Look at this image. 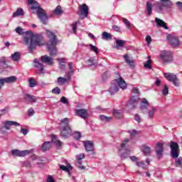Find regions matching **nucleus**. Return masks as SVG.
<instances>
[{"label":"nucleus","instance_id":"obj_1","mask_svg":"<svg viewBox=\"0 0 182 182\" xmlns=\"http://www.w3.org/2000/svg\"><path fill=\"white\" fill-rule=\"evenodd\" d=\"M15 31L21 36L25 35L24 43L28 46V52L30 53L36 49V46H43L44 45L43 36L41 34L34 35L33 33L31 31L25 32L21 27H17Z\"/></svg>","mask_w":182,"mask_h":182},{"label":"nucleus","instance_id":"obj_2","mask_svg":"<svg viewBox=\"0 0 182 182\" xmlns=\"http://www.w3.org/2000/svg\"><path fill=\"white\" fill-rule=\"evenodd\" d=\"M28 5H31V9L33 14H37L38 19L43 25H46L48 22V14L45 12V10L41 7V4L35 0H28Z\"/></svg>","mask_w":182,"mask_h":182},{"label":"nucleus","instance_id":"obj_3","mask_svg":"<svg viewBox=\"0 0 182 182\" xmlns=\"http://www.w3.org/2000/svg\"><path fill=\"white\" fill-rule=\"evenodd\" d=\"M46 35L49 38V41L47 43V48L50 52V56H56L58 55V49L56 45H58V38L53 32L46 30Z\"/></svg>","mask_w":182,"mask_h":182},{"label":"nucleus","instance_id":"obj_4","mask_svg":"<svg viewBox=\"0 0 182 182\" xmlns=\"http://www.w3.org/2000/svg\"><path fill=\"white\" fill-rule=\"evenodd\" d=\"M127 87V85L126 84V81H124L122 77H119L118 79H115L111 82L108 92H109L110 95H114V93L119 92V88L124 90Z\"/></svg>","mask_w":182,"mask_h":182},{"label":"nucleus","instance_id":"obj_5","mask_svg":"<svg viewBox=\"0 0 182 182\" xmlns=\"http://www.w3.org/2000/svg\"><path fill=\"white\" fill-rule=\"evenodd\" d=\"M170 147L172 159H176L175 161L176 167H180V168H182V157L178 158V144L174 141H171Z\"/></svg>","mask_w":182,"mask_h":182},{"label":"nucleus","instance_id":"obj_6","mask_svg":"<svg viewBox=\"0 0 182 182\" xmlns=\"http://www.w3.org/2000/svg\"><path fill=\"white\" fill-rule=\"evenodd\" d=\"M60 134L63 139H68L70 137L72 134V128H70V125H69V119L64 118L60 121Z\"/></svg>","mask_w":182,"mask_h":182},{"label":"nucleus","instance_id":"obj_7","mask_svg":"<svg viewBox=\"0 0 182 182\" xmlns=\"http://www.w3.org/2000/svg\"><path fill=\"white\" fill-rule=\"evenodd\" d=\"M139 100H140V90H139V88L134 87L132 88L128 107L129 109H136V107H137Z\"/></svg>","mask_w":182,"mask_h":182},{"label":"nucleus","instance_id":"obj_8","mask_svg":"<svg viewBox=\"0 0 182 182\" xmlns=\"http://www.w3.org/2000/svg\"><path fill=\"white\" fill-rule=\"evenodd\" d=\"M154 6H156V12L161 14L164 11V8L170 9L173 6V4L170 0H160L159 2H155Z\"/></svg>","mask_w":182,"mask_h":182},{"label":"nucleus","instance_id":"obj_9","mask_svg":"<svg viewBox=\"0 0 182 182\" xmlns=\"http://www.w3.org/2000/svg\"><path fill=\"white\" fill-rule=\"evenodd\" d=\"M159 59L164 63H171L173 62V53L171 51L162 50L159 55Z\"/></svg>","mask_w":182,"mask_h":182},{"label":"nucleus","instance_id":"obj_10","mask_svg":"<svg viewBox=\"0 0 182 182\" xmlns=\"http://www.w3.org/2000/svg\"><path fill=\"white\" fill-rule=\"evenodd\" d=\"M164 76L166 80H168V82H171L173 85H174L175 86H180V80L177 77V75H176L175 74H173L171 73H166L164 74Z\"/></svg>","mask_w":182,"mask_h":182},{"label":"nucleus","instance_id":"obj_11","mask_svg":"<svg viewBox=\"0 0 182 182\" xmlns=\"http://www.w3.org/2000/svg\"><path fill=\"white\" fill-rule=\"evenodd\" d=\"M167 40L172 48H178V46H180V40H178V37H174L172 35L168 34L167 36Z\"/></svg>","mask_w":182,"mask_h":182},{"label":"nucleus","instance_id":"obj_12","mask_svg":"<svg viewBox=\"0 0 182 182\" xmlns=\"http://www.w3.org/2000/svg\"><path fill=\"white\" fill-rule=\"evenodd\" d=\"M34 68H36L38 75H44L45 73V67L43 64L41 63L38 59L34 60Z\"/></svg>","mask_w":182,"mask_h":182},{"label":"nucleus","instance_id":"obj_13","mask_svg":"<svg viewBox=\"0 0 182 182\" xmlns=\"http://www.w3.org/2000/svg\"><path fill=\"white\" fill-rule=\"evenodd\" d=\"M155 151L158 159H161L163 157V153L164 151V147L163 146V143L158 142L156 144Z\"/></svg>","mask_w":182,"mask_h":182},{"label":"nucleus","instance_id":"obj_14","mask_svg":"<svg viewBox=\"0 0 182 182\" xmlns=\"http://www.w3.org/2000/svg\"><path fill=\"white\" fill-rule=\"evenodd\" d=\"M31 151L29 150L19 151L18 149H13L11 151L12 156H16L17 157H25L28 156Z\"/></svg>","mask_w":182,"mask_h":182},{"label":"nucleus","instance_id":"obj_15","mask_svg":"<svg viewBox=\"0 0 182 182\" xmlns=\"http://www.w3.org/2000/svg\"><path fill=\"white\" fill-rule=\"evenodd\" d=\"M80 15L85 16V18H87L89 15V6L87 5L83 4H80L79 6Z\"/></svg>","mask_w":182,"mask_h":182},{"label":"nucleus","instance_id":"obj_16","mask_svg":"<svg viewBox=\"0 0 182 182\" xmlns=\"http://www.w3.org/2000/svg\"><path fill=\"white\" fill-rule=\"evenodd\" d=\"M82 143L84 144V147L86 151H92V154H95V151H93V150L95 149L93 146V142H92L91 141H82Z\"/></svg>","mask_w":182,"mask_h":182},{"label":"nucleus","instance_id":"obj_17","mask_svg":"<svg viewBox=\"0 0 182 182\" xmlns=\"http://www.w3.org/2000/svg\"><path fill=\"white\" fill-rule=\"evenodd\" d=\"M41 62H43V63H46L50 66H52V65H53V58L48 56L47 55H42L41 57Z\"/></svg>","mask_w":182,"mask_h":182},{"label":"nucleus","instance_id":"obj_18","mask_svg":"<svg viewBox=\"0 0 182 182\" xmlns=\"http://www.w3.org/2000/svg\"><path fill=\"white\" fill-rule=\"evenodd\" d=\"M24 102L25 103H27V105L35 103V102H36V97L29 94H26L24 95Z\"/></svg>","mask_w":182,"mask_h":182},{"label":"nucleus","instance_id":"obj_19","mask_svg":"<svg viewBox=\"0 0 182 182\" xmlns=\"http://www.w3.org/2000/svg\"><path fill=\"white\" fill-rule=\"evenodd\" d=\"M3 124H4V128L6 130H9L11 129V126H21L20 123H18L14 121H5L3 122Z\"/></svg>","mask_w":182,"mask_h":182},{"label":"nucleus","instance_id":"obj_20","mask_svg":"<svg viewBox=\"0 0 182 182\" xmlns=\"http://www.w3.org/2000/svg\"><path fill=\"white\" fill-rule=\"evenodd\" d=\"M76 114L77 116L81 117L82 119H87L88 114H87V110L83 109H76Z\"/></svg>","mask_w":182,"mask_h":182},{"label":"nucleus","instance_id":"obj_21","mask_svg":"<svg viewBox=\"0 0 182 182\" xmlns=\"http://www.w3.org/2000/svg\"><path fill=\"white\" fill-rule=\"evenodd\" d=\"M60 170H63V171H66L68 173V176H70V170H73V167L70 166V164L66 162V166L65 165H60Z\"/></svg>","mask_w":182,"mask_h":182},{"label":"nucleus","instance_id":"obj_22","mask_svg":"<svg viewBox=\"0 0 182 182\" xmlns=\"http://www.w3.org/2000/svg\"><path fill=\"white\" fill-rule=\"evenodd\" d=\"M155 22L159 28H164V29H168V27L167 26V23L164 22V21L156 17L155 18Z\"/></svg>","mask_w":182,"mask_h":182},{"label":"nucleus","instance_id":"obj_23","mask_svg":"<svg viewBox=\"0 0 182 182\" xmlns=\"http://www.w3.org/2000/svg\"><path fill=\"white\" fill-rule=\"evenodd\" d=\"M129 141H130V139H125L122 141V143L121 144V149H119V153L123 151V150L129 149Z\"/></svg>","mask_w":182,"mask_h":182},{"label":"nucleus","instance_id":"obj_24","mask_svg":"<svg viewBox=\"0 0 182 182\" xmlns=\"http://www.w3.org/2000/svg\"><path fill=\"white\" fill-rule=\"evenodd\" d=\"M50 147H52V142L45 141L42 145L41 150L43 151H48V150H50Z\"/></svg>","mask_w":182,"mask_h":182},{"label":"nucleus","instance_id":"obj_25","mask_svg":"<svg viewBox=\"0 0 182 182\" xmlns=\"http://www.w3.org/2000/svg\"><path fill=\"white\" fill-rule=\"evenodd\" d=\"M115 42H116V46H114V48L115 49H117L118 50L119 49H120V48H123L124 46V44L126 43V41L120 39H117Z\"/></svg>","mask_w":182,"mask_h":182},{"label":"nucleus","instance_id":"obj_26","mask_svg":"<svg viewBox=\"0 0 182 182\" xmlns=\"http://www.w3.org/2000/svg\"><path fill=\"white\" fill-rule=\"evenodd\" d=\"M8 67L6 65V59L5 58H0V72H3Z\"/></svg>","mask_w":182,"mask_h":182},{"label":"nucleus","instance_id":"obj_27","mask_svg":"<svg viewBox=\"0 0 182 182\" xmlns=\"http://www.w3.org/2000/svg\"><path fill=\"white\" fill-rule=\"evenodd\" d=\"M25 15V12L22 8H18L17 10L13 14V18H16L17 16H23Z\"/></svg>","mask_w":182,"mask_h":182},{"label":"nucleus","instance_id":"obj_28","mask_svg":"<svg viewBox=\"0 0 182 182\" xmlns=\"http://www.w3.org/2000/svg\"><path fill=\"white\" fill-rule=\"evenodd\" d=\"M6 83H15L18 79L15 76H11L3 78Z\"/></svg>","mask_w":182,"mask_h":182},{"label":"nucleus","instance_id":"obj_29","mask_svg":"<svg viewBox=\"0 0 182 182\" xmlns=\"http://www.w3.org/2000/svg\"><path fill=\"white\" fill-rule=\"evenodd\" d=\"M149 106V101H147L146 98H144L141 102V107H140L141 110H144L145 109H147Z\"/></svg>","mask_w":182,"mask_h":182},{"label":"nucleus","instance_id":"obj_30","mask_svg":"<svg viewBox=\"0 0 182 182\" xmlns=\"http://www.w3.org/2000/svg\"><path fill=\"white\" fill-rule=\"evenodd\" d=\"M122 153L120 154L122 160H125L130 155V149L122 150Z\"/></svg>","mask_w":182,"mask_h":182},{"label":"nucleus","instance_id":"obj_31","mask_svg":"<svg viewBox=\"0 0 182 182\" xmlns=\"http://www.w3.org/2000/svg\"><path fill=\"white\" fill-rule=\"evenodd\" d=\"M146 11L148 16H151L153 14V4L149 1L146 2Z\"/></svg>","mask_w":182,"mask_h":182},{"label":"nucleus","instance_id":"obj_32","mask_svg":"<svg viewBox=\"0 0 182 182\" xmlns=\"http://www.w3.org/2000/svg\"><path fill=\"white\" fill-rule=\"evenodd\" d=\"M11 58L14 62H18L19 59H21V53L15 52L14 54L11 55Z\"/></svg>","mask_w":182,"mask_h":182},{"label":"nucleus","instance_id":"obj_33","mask_svg":"<svg viewBox=\"0 0 182 182\" xmlns=\"http://www.w3.org/2000/svg\"><path fill=\"white\" fill-rule=\"evenodd\" d=\"M69 80H70L68 77H59L57 79V82L58 85H65V83H66L67 82H69Z\"/></svg>","mask_w":182,"mask_h":182},{"label":"nucleus","instance_id":"obj_34","mask_svg":"<svg viewBox=\"0 0 182 182\" xmlns=\"http://www.w3.org/2000/svg\"><path fill=\"white\" fill-rule=\"evenodd\" d=\"M141 151L144 153L145 156H149L151 153L150 146H147L146 145L142 146Z\"/></svg>","mask_w":182,"mask_h":182},{"label":"nucleus","instance_id":"obj_35","mask_svg":"<svg viewBox=\"0 0 182 182\" xmlns=\"http://www.w3.org/2000/svg\"><path fill=\"white\" fill-rule=\"evenodd\" d=\"M124 59L126 63H127L128 65H129V66H134V63L133 62L132 60H131L130 58H129V55L125 54V55H124Z\"/></svg>","mask_w":182,"mask_h":182},{"label":"nucleus","instance_id":"obj_36","mask_svg":"<svg viewBox=\"0 0 182 182\" xmlns=\"http://www.w3.org/2000/svg\"><path fill=\"white\" fill-rule=\"evenodd\" d=\"M102 38L104 41H109V40L112 39V34L105 31L102 34Z\"/></svg>","mask_w":182,"mask_h":182},{"label":"nucleus","instance_id":"obj_37","mask_svg":"<svg viewBox=\"0 0 182 182\" xmlns=\"http://www.w3.org/2000/svg\"><path fill=\"white\" fill-rule=\"evenodd\" d=\"M28 85L30 87H35L38 84L36 83V80L33 77H31L28 79Z\"/></svg>","mask_w":182,"mask_h":182},{"label":"nucleus","instance_id":"obj_38","mask_svg":"<svg viewBox=\"0 0 182 182\" xmlns=\"http://www.w3.org/2000/svg\"><path fill=\"white\" fill-rule=\"evenodd\" d=\"M137 167H141L143 170H147V165L143 161H136V163Z\"/></svg>","mask_w":182,"mask_h":182},{"label":"nucleus","instance_id":"obj_39","mask_svg":"<svg viewBox=\"0 0 182 182\" xmlns=\"http://www.w3.org/2000/svg\"><path fill=\"white\" fill-rule=\"evenodd\" d=\"M149 60L144 63V68L146 69H151V60L150 59V56H148Z\"/></svg>","mask_w":182,"mask_h":182},{"label":"nucleus","instance_id":"obj_40","mask_svg":"<svg viewBox=\"0 0 182 182\" xmlns=\"http://www.w3.org/2000/svg\"><path fill=\"white\" fill-rule=\"evenodd\" d=\"M53 14L55 15H62V7L60 6H58L53 11Z\"/></svg>","mask_w":182,"mask_h":182},{"label":"nucleus","instance_id":"obj_41","mask_svg":"<svg viewBox=\"0 0 182 182\" xmlns=\"http://www.w3.org/2000/svg\"><path fill=\"white\" fill-rule=\"evenodd\" d=\"M100 119L102 122H109L110 120H112V117H106L105 115H100Z\"/></svg>","mask_w":182,"mask_h":182},{"label":"nucleus","instance_id":"obj_42","mask_svg":"<svg viewBox=\"0 0 182 182\" xmlns=\"http://www.w3.org/2000/svg\"><path fill=\"white\" fill-rule=\"evenodd\" d=\"M90 49L92 50V52H95V53H99L100 50H99V48L97 47L93 46L92 44H90Z\"/></svg>","mask_w":182,"mask_h":182},{"label":"nucleus","instance_id":"obj_43","mask_svg":"<svg viewBox=\"0 0 182 182\" xmlns=\"http://www.w3.org/2000/svg\"><path fill=\"white\" fill-rule=\"evenodd\" d=\"M156 107H153L151 110L149 112V119H153L154 116V113H156Z\"/></svg>","mask_w":182,"mask_h":182},{"label":"nucleus","instance_id":"obj_44","mask_svg":"<svg viewBox=\"0 0 182 182\" xmlns=\"http://www.w3.org/2000/svg\"><path fill=\"white\" fill-rule=\"evenodd\" d=\"M162 95L164 96H167L168 95V87H167V85L164 86V89L162 90Z\"/></svg>","mask_w":182,"mask_h":182},{"label":"nucleus","instance_id":"obj_45","mask_svg":"<svg viewBox=\"0 0 182 182\" xmlns=\"http://www.w3.org/2000/svg\"><path fill=\"white\" fill-rule=\"evenodd\" d=\"M122 21L126 25L127 29H130V27L132 26V23H130V21H129V20L125 18H122Z\"/></svg>","mask_w":182,"mask_h":182},{"label":"nucleus","instance_id":"obj_46","mask_svg":"<svg viewBox=\"0 0 182 182\" xmlns=\"http://www.w3.org/2000/svg\"><path fill=\"white\" fill-rule=\"evenodd\" d=\"M73 137L75 140H80V137H82V134L80 132H75L73 134Z\"/></svg>","mask_w":182,"mask_h":182},{"label":"nucleus","instance_id":"obj_47","mask_svg":"<svg viewBox=\"0 0 182 182\" xmlns=\"http://www.w3.org/2000/svg\"><path fill=\"white\" fill-rule=\"evenodd\" d=\"M75 73V70H70L67 73H66V77L68 78L70 80L72 77V75Z\"/></svg>","mask_w":182,"mask_h":182},{"label":"nucleus","instance_id":"obj_48","mask_svg":"<svg viewBox=\"0 0 182 182\" xmlns=\"http://www.w3.org/2000/svg\"><path fill=\"white\" fill-rule=\"evenodd\" d=\"M52 93H53L54 95H60V88H59L58 87H55L52 90Z\"/></svg>","mask_w":182,"mask_h":182},{"label":"nucleus","instance_id":"obj_49","mask_svg":"<svg viewBox=\"0 0 182 182\" xmlns=\"http://www.w3.org/2000/svg\"><path fill=\"white\" fill-rule=\"evenodd\" d=\"M128 132L130 134L131 139H133V137H134V136H136V134L139 133L136 129H133L132 131H128Z\"/></svg>","mask_w":182,"mask_h":182},{"label":"nucleus","instance_id":"obj_50","mask_svg":"<svg viewBox=\"0 0 182 182\" xmlns=\"http://www.w3.org/2000/svg\"><path fill=\"white\" fill-rule=\"evenodd\" d=\"M77 166L78 168H80L81 170H85V168H86L85 166L82 165V160H78V161L77 162Z\"/></svg>","mask_w":182,"mask_h":182},{"label":"nucleus","instance_id":"obj_51","mask_svg":"<svg viewBox=\"0 0 182 182\" xmlns=\"http://www.w3.org/2000/svg\"><path fill=\"white\" fill-rule=\"evenodd\" d=\"M114 116H115L117 119H122V113L120 111H114Z\"/></svg>","mask_w":182,"mask_h":182},{"label":"nucleus","instance_id":"obj_52","mask_svg":"<svg viewBox=\"0 0 182 182\" xmlns=\"http://www.w3.org/2000/svg\"><path fill=\"white\" fill-rule=\"evenodd\" d=\"M134 120H136V122H137L138 123H141V117H140V115H139V114H135Z\"/></svg>","mask_w":182,"mask_h":182},{"label":"nucleus","instance_id":"obj_53","mask_svg":"<svg viewBox=\"0 0 182 182\" xmlns=\"http://www.w3.org/2000/svg\"><path fill=\"white\" fill-rule=\"evenodd\" d=\"M72 26L73 33H76V29H77V22L75 21L74 23H73Z\"/></svg>","mask_w":182,"mask_h":182},{"label":"nucleus","instance_id":"obj_54","mask_svg":"<svg viewBox=\"0 0 182 182\" xmlns=\"http://www.w3.org/2000/svg\"><path fill=\"white\" fill-rule=\"evenodd\" d=\"M61 103H63L64 105H68V99L65 97H62L60 99Z\"/></svg>","mask_w":182,"mask_h":182},{"label":"nucleus","instance_id":"obj_55","mask_svg":"<svg viewBox=\"0 0 182 182\" xmlns=\"http://www.w3.org/2000/svg\"><path fill=\"white\" fill-rule=\"evenodd\" d=\"M151 41H152L151 36H146V41L147 42V44H148V45H150V44L151 43Z\"/></svg>","mask_w":182,"mask_h":182},{"label":"nucleus","instance_id":"obj_56","mask_svg":"<svg viewBox=\"0 0 182 182\" xmlns=\"http://www.w3.org/2000/svg\"><path fill=\"white\" fill-rule=\"evenodd\" d=\"M28 116H33L35 114V110H33L32 108H30L28 110Z\"/></svg>","mask_w":182,"mask_h":182},{"label":"nucleus","instance_id":"obj_57","mask_svg":"<svg viewBox=\"0 0 182 182\" xmlns=\"http://www.w3.org/2000/svg\"><path fill=\"white\" fill-rule=\"evenodd\" d=\"M5 80L4 78H0V90L2 89V87L5 85Z\"/></svg>","mask_w":182,"mask_h":182},{"label":"nucleus","instance_id":"obj_58","mask_svg":"<svg viewBox=\"0 0 182 182\" xmlns=\"http://www.w3.org/2000/svg\"><path fill=\"white\" fill-rule=\"evenodd\" d=\"M176 5H177L178 9H179V11H181V12H182V2L181 1H178V2H176Z\"/></svg>","mask_w":182,"mask_h":182},{"label":"nucleus","instance_id":"obj_59","mask_svg":"<svg viewBox=\"0 0 182 182\" xmlns=\"http://www.w3.org/2000/svg\"><path fill=\"white\" fill-rule=\"evenodd\" d=\"M77 160H83L85 159V154H80L79 155H77Z\"/></svg>","mask_w":182,"mask_h":182},{"label":"nucleus","instance_id":"obj_60","mask_svg":"<svg viewBox=\"0 0 182 182\" xmlns=\"http://www.w3.org/2000/svg\"><path fill=\"white\" fill-rule=\"evenodd\" d=\"M21 132L22 134H24V136H26V134L29 133V130H28L26 129H23V128L21 129Z\"/></svg>","mask_w":182,"mask_h":182},{"label":"nucleus","instance_id":"obj_61","mask_svg":"<svg viewBox=\"0 0 182 182\" xmlns=\"http://www.w3.org/2000/svg\"><path fill=\"white\" fill-rule=\"evenodd\" d=\"M58 60H60V65L61 66V68L62 69H65V64H63L64 59L63 58H60V59H58Z\"/></svg>","mask_w":182,"mask_h":182},{"label":"nucleus","instance_id":"obj_62","mask_svg":"<svg viewBox=\"0 0 182 182\" xmlns=\"http://www.w3.org/2000/svg\"><path fill=\"white\" fill-rule=\"evenodd\" d=\"M112 29H113L115 32H119V31H120V27H119L118 26H112Z\"/></svg>","mask_w":182,"mask_h":182},{"label":"nucleus","instance_id":"obj_63","mask_svg":"<svg viewBox=\"0 0 182 182\" xmlns=\"http://www.w3.org/2000/svg\"><path fill=\"white\" fill-rule=\"evenodd\" d=\"M47 182H55V180H53V177H52V176H48Z\"/></svg>","mask_w":182,"mask_h":182},{"label":"nucleus","instance_id":"obj_64","mask_svg":"<svg viewBox=\"0 0 182 182\" xmlns=\"http://www.w3.org/2000/svg\"><path fill=\"white\" fill-rule=\"evenodd\" d=\"M130 159L132 160V161H137V160H139V158H137L136 156H130Z\"/></svg>","mask_w":182,"mask_h":182}]
</instances>
